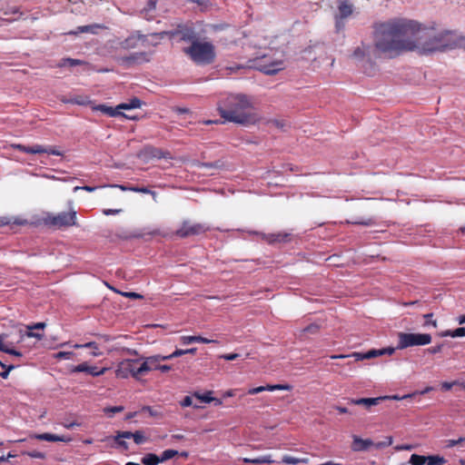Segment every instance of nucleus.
Masks as SVG:
<instances>
[{"instance_id": "11", "label": "nucleus", "mask_w": 465, "mask_h": 465, "mask_svg": "<svg viewBox=\"0 0 465 465\" xmlns=\"http://www.w3.org/2000/svg\"><path fill=\"white\" fill-rule=\"evenodd\" d=\"M255 67L265 74L273 75L285 68V63L282 59L271 60L264 55L256 61Z\"/></svg>"}, {"instance_id": "9", "label": "nucleus", "mask_w": 465, "mask_h": 465, "mask_svg": "<svg viewBox=\"0 0 465 465\" xmlns=\"http://www.w3.org/2000/svg\"><path fill=\"white\" fill-rule=\"evenodd\" d=\"M160 40H157L155 37H153L151 35H143L139 31L134 32L130 36H128L124 41L121 43L123 48L125 49H134L139 45L142 46H156L159 44Z\"/></svg>"}, {"instance_id": "8", "label": "nucleus", "mask_w": 465, "mask_h": 465, "mask_svg": "<svg viewBox=\"0 0 465 465\" xmlns=\"http://www.w3.org/2000/svg\"><path fill=\"white\" fill-rule=\"evenodd\" d=\"M397 349L402 350L408 347L422 346L431 342V335L429 333H407L399 332Z\"/></svg>"}, {"instance_id": "56", "label": "nucleus", "mask_w": 465, "mask_h": 465, "mask_svg": "<svg viewBox=\"0 0 465 465\" xmlns=\"http://www.w3.org/2000/svg\"><path fill=\"white\" fill-rule=\"evenodd\" d=\"M239 356L240 355L238 353H227V354L222 355L221 358L224 359L226 361H234L237 358H239Z\"/></svg>"}, {"instance_id": "14", "label": "nucleus", "mask_w": 465, "mask_h": 465, "mask_svg": "<svg viewBox=\"0 0 465 465\" xmlns=\"http://www.w3.org/2000/svg\"><path fill=\"white\" fill-rule=\"evenodd\" d=\"M151 60V53L147 52H137L134 53L129 56L119 58L120 63L127 67L140 65L144 63H148Z\"/></svg>"}, {"instance_id": "10", "label": "nucleus", "mask_w": 465, "mask_h": 465, "mask_svg": "<svg viewBox=\"0 0 465 465\" xmlns=\"http://www.w3.org/2000/svg\"><path fill=\"white\" fill-rule=\"evenodd\" d=\"M113 350L112 341L106 336L94 335L92 340H89V354L100 356Z\"/></svg>"}, {"instance_id": "64", "label": "nucleus", "mask_w": 465, "mask_h": 465, "mask_svg": "<svg viewBox=\"0 0 465 465\" xmlns=\"http://www.w3.org/2000/svg\"><path fill=\"white\" fill-rule=\"evenodd\" d=\"M70 102L77 104H85V101L82 97L71 99Z\"/></svg>"}, {"instance_id": "63", "label": "nucleus", "mask_w": 465, "mask_h": 465, "mask_svg": "<svg viewBox=\"0 0 465 465\" xmlns=\"http://www.w3.org/2000/svg\"><path fill=\"white\" fill-rule=\"evenodd\" d=\"M123 294L129 298H134V299L142 298V295H140L139 293H136V292H124Z\"/></svg>"}, {"instance_id": "15", "label": "nucleus", "mask_w": 465, "mask_h": 465, "mask_svg": "<svg viewBox=\"0 0 465 465\" xmlns=\"http://www.w3.org/2000/svg\"><path fill=\"white\" fill-rule=\"evenodd\" d=\"M13 147L20 152L25 153H47L52 155H62L61 152L56 150L55 148L49 147L45 148L42 145L35 144L33 146H25L24 144H13Z\"/></svg>"}, {"instance_id": "33", "label": "nucleus", "mask_w": 465, "mask_h": 465, "mask_svg": "<svg viewBox=\"0 0 465 465\" xmlns=\"http://www.w3.org/2000/svg\"><path fill=\"white\" fill-rule=\"evenodd\" d=\"M45 326V323L44 322H38V323H35L34 324L33 326H29L28 329L30 330V331L27 333V335L29 337H35L39 340H41L43 338V335L40 334V333H37V332H33L32 330H43Z\"/></svg>"}, {"instance_id": "25", "label": "nucleus", "mask_w": 465, "mask_h": 465, "mask_svg": "<svg viewBox=\"0 0 465 465\" xmlns=\"http://www.w3.org/2000/svg\"><path fill=\"white\" fill-rule=\"evenodd\" d=\"M109 187L119 188L122 191H131V192H134V193H146V194L151 193V190L147 187L126 186L124 184H114V185H110Z\"/></svg>"}, {"instance_id": "55", "label": "nucleus", "mask_w": 465, "mask_h": 465, "mask_svg": "<svg viewBox=\"0 0 465 465\" xmlns=\"http://www.w3.org/2000/svg\"><path fill=\"white\" fill-rule=\"evenodd\" d=\"M442 347L443 345L442 344H439V345H436V346H433V347H430L428 349V352L430 353V354H436V353H439L442 350Z\"/></svg>"}, {"instance_id": "50", "label": "nucleus", "mask_w": 465, "mask_h": 465, "mask_svg": "<svg viewBox=\"0 0 465 465\" xmlns=\"http://www.w3.org/2000/svg\"><path fill=\"white\" fill-rule=\"evenodd\" d=\"M194 342L208 344V343H212V342H216V341L210 340V339H207V338L198 335V336H194Z\"/></svg>"}, {"instance_id": "19", "label": "nucleus", "mask_w": 465, "mask_h": 465, "mask_svg": "<svg viewBox=\"0 0 465 465\" xmlns=\"http://www.w3.org/2000/svg\"><path fill=\"white\" fill-rule=\"evenodd\" d=\"M292 387L289 384H274V385H266V386H259L255 388H252L248 391V394L250 395H255L260 392L268 391H291Z\"/></svg>"}, {"instance_id": "7", "label": "nucleus", "mask_w": 465, "mask_h": 465, "mask_svg": "<svg viewBox=\"0 0 465 465\" xmlns=\"http://www.w3.org/2000/svg\"><path fill=\"white\" fill-rule=\"evenodd\" d=\"M141 358L137 359H125L119 362L115 370V375L120 379H127L133 377L139 381L143 377V372L140 371Z\"/></svg>"}, {"instance_id": "5", "label": "nucleus", "mask_w": 465, "mask_h": 465, "mask_svg": "<svg viewBox=\"0 0 465 465\" xmlns=\"http://www.w3.org/2000/svg\"><path fill=\"white\" fill-rule=\"evenodd\" d=\"M76 211L69 204L67 210L59 213H46L42 217V223L54 230H61L76 223Z\"/></svg>"}, {"instance_id": "24", "label": "nucleus", "mask_w": 465, "mask_h": 465, "mask_svg": "<svg viewBox=\"0 0 465 465\" xmlns=\"http://www.w3.org/2000/svg\"><path fill=\"white\" fill-rule=\"evenodd\" d=\"M155 10H156V1L155 0H148L146 5L141 11V15L147 21H151L154 17Z\"/></svg>"}, {"instance_id": "41", "label": "nucleus", "mask_w": 465, "mask_h": 465, "mask_svg": "<svg viewBox=\"0 0 465 465\" xmlns=\"http://www.w3.org/2000/svg\"><path fill=\"white\" fill-rule=\"evenodd\" d=\"M320 329H321V325H319L318 323H312V324H309L308 326H306L302 330V332L310 333V334H316L319 332Z\"/></svg>"}, {"instance_id": "2", "label": "nucleus", "mask_w": 465, "mask_h": 465, "mask_svg": "<svg viewBox=\"0 0 465 465\" xmlns=\"http://www.w3.org/2000/svg\"><path fill=\"white\" fill-rule=\"evenodd\" d=\"M217 110L225 122L249 125L260 121L252 100L244 94H228L219 101Z\"/></svg>"}, {"instance_id": "40", "label": "nucleus", "mask_w": 465, "mask_h": 465, "mask_svg": "<svg viewBox=\"0 0 465 465\" xmlns=\"http://www.w3.org/2000/svg\"><path fill=\"white\" fill-rule=\"evenodd\" d=\"M212 394H213V391H207L203 394H201L199 392H195L194 393V396L201 400V401L203 402H205V403H210L213 401V397H212Z\"/></svg>"}, {"instance_id": "46", "label": "nucleus", "mask_w": 465, "mask_h": 465, "mask_svg": "<svg viewBox=\"0 0 465 465\" xmlns=\"http://www.w3.org/2000/svg\"><path fill=\"white\" fill-rule=\"evenodd\" d=\"M186 354V351L185 350H183V349H176L173 353L169 354V355H164L165 358H166V361L167 360H171L173 358H176V357H180V356H183Z\"/></svg>"}, {"instance_id": "53", "label": "nucleus", "mask_w": 465, "mask_h": 465, "mask_svg": "<svg viewBox=\"0 0 465 465\" xmlns=\"http://www.w3.org/2000/svg\"><path fill=\"white\" fill-rule=\"evenodd\" d=\"M180 341H181L182 344L187 345V344L194 342V336H182L180 338Z\"/></svg>"}, {"instance_id": "45", "label": "nucleus", "mask_w": 465, "mask_h": 465, "mask_svg": "<svg viewBox=\"0 0 465 465\" xmlns=\"http://www.w3.org/2000/svg\"><path fill=\"white\" fill-rule=\"evenodd\" d=\"M462 442H465V437H460L458 440H446V448H453Z\"/></svg>"}, {"instance_id": "58", "label": "nucleus", "mask_w": 465, "mask_h": 465, "mask_svg": "<svg viewBox=\"0 0 465 465\" xmlns=\"http://www.w3.org/2000/svg\"><path fill=\"white\" fill-rule=\"evenodd\" d=\"M4 352L16 356V357L22 356V353L19 351H16L15 349H10L7 346L5 348Z\"/></svg>"}, {"instance_id": "36", "label": "nucleus", "mask_w": 465, "mask_h": 465, "mask_svg": "<svg viewBox=\"0 0 465 465\" xmlns=\"http://www.w3.org/2000/svg\"><path fill=\"white\" fill-rule=\"evenodd\" d=\"M84 64L81 60L78 59H72V58H64L62 59L59 63V66L64 67V66H75Z\"/></svg>"}, {"instance_id": "48", "label": "nucleus", "mask_w": 465, "mask_h": 465, "mask_svg": "<svg viewBox=\"0 0 465 465\" xmlns=\"http://www.w3.org/2000/svg\"><path fill=\"white\" fill-rule=\"evenodd\" d=\"M2 368L4 369V371L0 372V377L3 379H7L10 371L15 369V365H5V367Z\"/></svg>"}, {"instance_id": "42", "label": "nucleus", "mask_w": 465, "mask_h": 465, "mask_svg": "<svg viewBox=\"0 0 465 465\" xmlns=\"http://www.w3.org/2000/svg\"><path fill=\"white\" fill-rule=\"evenodd\" d=\"M245 461L246 462H252V463H254V464L272 463V462H273V460L271 459L270 455L262 456V457H260V458H257V459H253V460H245Z\"/></svg>"}, {"instance_id": "39", "label": "nucleus", "mask_w": 465, "mask_h": 465, "mask_svg": "<svg viewBox=\"0 0 465 465\" xmlns=\"http://www.w3.org/2000/svg\"><path fill=\"white\" fill-rule=\"evenodd\" d=\"M124 410L123 406L105 407L103 411L109 417H113L114 414L122 412Z\"/></svg>"}, {"instance_id": "22", "label": "nucleus", "mask_w": 465, "mask_h": 465, "mask_svg": "<svg viewBox=\"0 0 465 465\" xmlns=\"http://www.w3.org/2000/svg\"><path fill=\"white\" fill-rule=\"evenodd\" d=\"M338 14L336 15L340 18L346 19L353 13V5L349 0H338L337 1Z\"/></svg>"}, {"instance_id": "23", "label": "nucleus", "mask_w": 465, "mask_h": 465, "mask_svg": "<svg viewBox=\"0 0 465 465\" xmlns=\"http://www.w3.org/2000/svg\"><path fill=\"white\" fill-rule=\"evenodd\" d=\"M374 446V442L370 439H361L358 436H353L351 448L354 451H362L368 450L370 447Z\"/></svg>"}, {"instance_id": "43", "label": "nucleus", "mask_w": 465, "mask_h": 465, "mask_svg": "<svg viewBox=\"0 0 465 465\" xmlns=\"http://www.w3.org/2000/svg\"><path fill=\"white\" fill-rule=\"evenodd\" d=\"M133 439L134 441L138 445L143 444L146 440L145 436L142 430H136L135 432H134Z\"/></svg>"}, {"instance_id": "1", "label": "nucleus", "mask_w": 465, "mask_h": 465, "mask_svg": "<svg viewBox=\"0 0 465 465\" xmlns=\"http://www.w3.org/2000/svg\"><path fill=\"white\" fill-rule=\"evenodd\" d=\"M419 25L405 18H393L373 25V45H361L356 47L351 56L357 60L371 62L378 58H395L417 46Z\"/></svg>"}, {"instance_id": "59", "label": "nucleus", "mask_w": 465, "mask_h": 465, "mask_svg": "<svg viewBox=\"0 0 465 465\" xmlns=\"http://www.w3.org/2000/svg\"><path fill=\"white\" fill-rule=\"evenodd\" d=\"M122 212V209H104L103 211L104 214L111 215V214H118Z\"/></svg>"}, {"instance_id": "60", "label": "nucleus", "mask_w": 465, "mask_h": 465, "mask_svg": "<svg viewBox=\"0 0 465 465\" xmlns=\"http://www.w3.org/2000/svg\"><path fill=\"white\" fill-rule=\"evenodd\" d=\"M455 383H456L455 381L454 382L444 381L441 383V389L443 391H450Z\"/></svg>"}, {"instance_id": "13", "label": "nucleus", "mask_w": 465, "mask_h": 465, "mask_svg": "<svg viewBox=\"0 0 465 465\" xmlns=\"http://www.w3.org/2000/svg\"><path fill=\"white\" fill-rule=\"evenodd\" d=\"M141 358V368L140 371L143 372V376L153 371H158L160 362L166 361L164 355H152V356H140Z\"/></svg>"}, {"instance_id": "57", "label": "nucleus", "mask_w": 465, "mask_h": 465, "mask_svg": "<svg viewBox=\"0 0 465 465\" xmlns=\"http://www.w3.org/2000/svg\"><path fill=\"white\" fill-rule=\"evenodd\" d=\"M97 29H105V27L104 25H89V27H88V30H89V33L91 34H96L97 33Z\"/></svg>"}, {"instance_id": "52", "label": "nucleus", "mask_w": 465, "mask_h": 465, "mask_svg": "<svg viewBox=\"0 0 465 465\" xmlns=\"http://www.w3.org/2000/svg\"><path fill=\"white\" fill-rule=\"evenodd\" d=\"M270 123L274 125L276 128L283 129L286 126V123L284 121L273 119L271 120Z\"/></svg>"}, {"instance_id": "20", "label": "nucleus", "mask_w": 465, "mask_h": 465, "mask_svg": "<svg viewBox=\"0 0 465 465\" xmlns=\"http://www.w3.org/2000/svg\"><path fill=\"white\" fill-rule=\"evenodd\" d=\"M262 239L269 244L286 242L290 240V234L286 232L261 233Z\"/></svg>"}, {"instance_id": "29", "label": "nucleus", "mask_w": 465, "mask_h": 465, "mask_svg": "<svg viewBox=\"0 0 465 465\" xmlns=\"http://www.w3.org/2000/svg\"><path fill=\"white\" fill-rule=\"evenodd\" d=\"M36 439L42 440H46V441H51V442L65 440V439L63 436H58V435L52 434V433L38 434V435H36Z\"/></svg>"}, {"instance_id": "54", "label": "nucleus", "mask_w": 465, "mask_h": 465, "mask_svg": "<svg viewBox=\"0 0 465 465\" xmlns=\"http://www.w3.org/2000/svg\"><path fill=\"white\" fill-rule=\"evenodd\" d=\"M193 405V400L190 396H185L183 401H181L182 407H190Z\"/></svg>"}, {"instance_id": "32", "label": "nucleus", "mask_w": 465, "mask_h": 465, "mask_svg": "<svg viewBox=\"0 0 465 465\" xmlns=\"http://www.w3.org/2000/svg\"><path fill=\"white\" fill-rule=\"evenodd\" d=\"M108 370H110V367L107 365H103L101 368H98L97 366L89 365L88 371L89 375L99 376L101 374H104Z\"/></svg>"}, {"instance_id": "31", "label": "nucleus", "mask_w": 465, "mask_h": 465, "mask_svg": "<svg viewBox=\"0 0 465 465\" xmlns=\"http://www.w3.org/2000/svg\"><path fill=\"white\" fill-rule=\"evenodd\" d=\"M282 461L286 464H299V463H307L309 460L307 458H295L290 455H284L282 457Z\"/></svg>"}, {"instance_id": "61", "label": "nucleus", "mask_w": 465, "mask_h": 465, "mask_svg": "<svg viewBox=\"0 0 465 465\" xmlns=\"http://www.w3.org/2000/svg\"><path fill=\"white\" fill-rule=\"evenodd\" d=\"M171 370H172V366L171 365L162 364L160 362L159 370L158 371H160L161 372L165 373V372L170 371Z\"/></svg>"}, {"instance_id": "3", "label": "nucleus", "mask_w": 465, "mask_h": 465, "mask_svg": "<svg viewBox=\"0 0 465 465\" xmlns=\"http://www.w3.org/2000/svg\"><path fill=\"white\" fill-rule=\"evenodd\" d=\"M419 25L417 46L412 50L420 49L422 53L443 52L447 49H452L457 46L456 35L451 31H444L430 36L421 25Z\"/></svg>"}, {"instance_id": "34", "label": "nucleus", "mask_w": 465, "mask_h": 465, "mask_svg": "<svg viewBox=\"0 0 465 465\" xmlns=\"http://www.w3.org/2000/svg\"><path fill=\"white\" fill-rule=\"evenodd\" d=\"M426 459L428 465H440L446 462V460L439 455L426 456Z\"/></svg>"}, {"instance_id": "35", "label": "nucleus", "mask_w": 465, "mask_h": 465, "mask_svg": "<svg viewBox=\"0 0 465 465\" xmlns=\"http://www.w3.org/2000/svg\"><path fill=\"white\" fill-rule=\"evenodd\" d=\"M179 452L175 450H165L162 452V454L159 456L160 461L163 462L170 459H173V457L177 456Z\"/></svg>"}, {"instance_id": "51", "label": "nucleus", "mask_w": 465, "mask_h": 465, "mask_svg": "<svg viewBox=\"0 0 465 465\" xmlns=\"http://www.w3.org/2000/svg\"><path fill=\"white\" fill-rule=\"evenodd\" d=\"M344 18H340V16L335 15V27L337 31H341L344 28Z\"/></svg>"}, {"instance_id": "21", "label": "nucleus", "mask_w": 465, "mask_h": 465, "mask_svg": "<svg viewBox=\"0 0 465 465\" xmlns=\"http://www.w3.org/2000/svg\"><path fill=\"white\" fill-rule=\"evenodd\" d=\"M387 398L388 397L350 399L349 403L353 405H362L369 409L370 407L377 405L382 401L387 400Z\"/></svg>"}, {"instance_id": "27", "label": "nucleus", "mask_w": 465, "mask_h": 465, "mask_svg": "<svg viewBox=\"0 0 465 465\" xmlns=\"http://www.w3.org/2000/svg\"><path fill=\"white\" fill-rule=\"evenodd\" d=\"M145 150L147 153L157 159L168 158L170 155L169 152L155 147H147Z\"/></svg>"}, {"instance_id": "62", "label": "nucleus", "mask_w": 465, "mask_h": 465, "mask_svg": "<svg viewBox=\"0 0 465 465\" xmlns=\"http://www.w3.org/2000/svg\"><path fill=\"white\" fill-rule=\"evenodd\" d=\"M28 455L32 458H38V459H43L45 458V454L42 453V452H39V451H32V452H28Z\"/></svg>"}, {"instance_id": "6", "label": "nucleus", "mask_w": 465, "mask_h": 465, "mask_svg": "<svg viewBox=\"0 0 465 465\" xmlns=\"http://www.w3.org/2000/svg\"><path fill=\"white\" fill-rule=\"evenodd\" d=\"M151 35L157 40H162L165 36H168L170 39L178 38V41L190 43V45L200 39L199 33L192 24H180L173 30L153 33Z\"/></svg>"}, {"instance_id": "44", "label": "nucleus", "mask_w": 465, "mask_h": 465, "mask_svg": "<svg viewBox=\"0 0 465 465\" xmlns=\"http://www.w3.org/2000/svg\"><path fill=\"white\" fill-rule=\"evenodd\" d=\"M445 335L451 336V337H464L465 336V328L460 327L454 330L453 331H448Z\"/></svg>"}, {"instance_id": "38", "label": "nucleus", "mask_w": 465, "mask_h": 465, "mask_svg": "<svg viewBox=\"0 0 465 465\" xmlns=\"http://www.w3.org/2000/svg\"><path fill=\"white\" fill-rule=\"evenodd\" d=\"M393 439L391 436H387L383 440L374 443V447L378 450L389 447L392 444Z\"/></svg>"}, {"instance_id": "4", "label": "nucleus", "mask_w": 465, "mask_h": 465, "mask_svg": "<svg viewBox=\"0 0 465 465\" xmlns=\"http://www.w3.org/2000/svg\"><path fill=\"white\" fill-rule=\"evenodd\" d=\"M183 52L198 65L211 64L216 58L215 46L211 42L200 39L184 47Z\"/></svg>"}, {"instance_id": "37", "label": "nucleus", "mask_w": 465, "mask_h": 465, "mask_svg": "<svg viewBox=\"0 0 465 465\" xmlns=\"http://www.w3.org/2000/svg\"><path fill=\"white\" fill-rule=\"evenodd\" d=\"M427 461L426 456L412 454L410 458V463L411 465H424Z\"/></svg>"}, {"instance_id": "47", "label": "nucleus", "mask_w": 465, "mask_h": 465, "mask_svg": "<svg viewBox=\"0 0 465 465\" xmlns=\"http://www.w3.org/2000/svg\"><path fill=\"white\" fill-rule=\"evenodd\" d=\"M352 224H359V225H364V226H371L374 224V221L371 218H368L365 220H357L351 222Z\"/></svg>"}, {"instance_id": "18", "label": "nucleus", "mask_w": 465, "mask_h": 465, "mask_svg": "<svg viewBox=\"0 0 465 465\" xmlns=\"http://www.w3.org/2000/svg\"><path fill=\"white\" fill-rule=\"evenodd\" d=\"M29 223L26 219L20 216H2L0 217V226H10L14 230L15 226H25Z\"/></svg>"}, {"instance_id": "28", "label": "nucleus", "mask_w": 465, "mask_h": 465, "mask_svg": "<svg viewBox=\"0 0 465 465\" xmlns=\"http://www.w3.org/2000/svg\"><path fill=\"white\" fill-rule=\"evenodd\" d=\"M142 105V102L138 98L132 99L129 103H122L118 104V108L120 110H131L134 108H139Z\"/></svg>"}, {"instance_id": "17", "label": "nucleus", "mask_w": 465, "mask_h": 465, "mask_svg": "<svg viewBox=\"0 0 465 465\" xmlns=\"http://www.w3.org/2000/svg\"><path fill=\"white\" fill-rule=\"evenodd\" d=\"M92 109L94 111H99L108 116H111V117H115V116H124L127 119H130V120H136L137 117L135 115H133V114H124V113L121 112L120 108H118V105L116 107H112V106H108L106 104H99V105H94V106H92Z\"/></svg>"}, {"instance_id": "30", "label": "nucleus", "mask_w": 465, "mask_h": 465, "mask_svg": "<svg viewBox=\"0 0 465 465\" xmlns=\"http://www.w3.org/2000/svg\"><path fill=\"white\" fill-rule=\"evenodd\" d=\"M160 458L154 453L145 454L142 458V463L144 465H158L160 463Z\"/></svg>"}, {"instance_id": "16", "label": "nucleus", "mask_w": 465, "mask_h": 465, "mask_svg": "<svg viewBox=\"0 0 465 465\" xmlns=\"http://www.w3.org/2000/svg\"><path fill=\"white\" fill-rule=\"evenodd\" d=\"M385 354V351H380V350H370L367 352H352L350 355H344V354H335L331 355V359H344L347 357H352L354 358L355 361L367 360V359H372L378 356H381Z\"/></svg>"}, {"instance_id": "12", "label": "nucleus", "mask_w": 465, "mask_h": 465, "mask_svg": "<svg viewBox=\"0 0 465 465\" xmlns=\"http://www.w3.org/2000/svg\"><path fill=\"white\" fill-rule=\"evenodd\" d=\"M209 230L210 227L205 223H193L190 221H183L181 227L176 230L175 235L180 238H187L205 233Z\"/></svg>"}, {"instance_id": "26", "label": "nucleus", "mask_w": 465, "mask_h": 465, "mask_svg": "<svg viewBox=\"0 0 465 465\" xmlns=\"http://www.w3.org/2000/svg\"><path fill=\"white\" fill-rule=\"evenodd\" d=\"M133 433L134 432L131 431H118L114 440L119 446L124 447L126 450L128 449V446L127 443L124 440V439L133 438Z\"/></svg>"}, {"instance_id": "49", "label": "nucleus", "mask_w": 465, "mask_h": 465, "mask_svg": "<svg viewBox=\"0 0 465 465\" xmlns=\"http://www.w3.org/2000/svg\"><path fill=\"white\" fill-rule=\"evenodd\" d=\"M433 314L432 313H427L424 315V318L426 319L425 322H424V326H429V325H432L433 327H437V321H432L431 318H432Z\"/></svg>"}]
</instances>
